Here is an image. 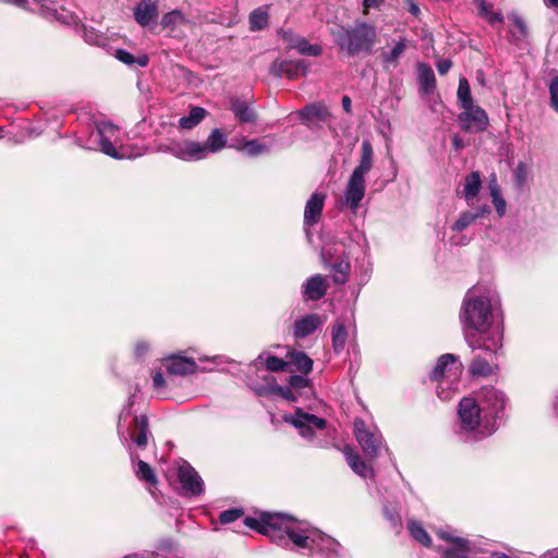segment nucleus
Returning <instances> with one entry per match:
<instances>
[{"instance_id":"5","label":"nucleus","mask_w":558,"mask_h":558,"mask_svg":"<svg viewBox=\"0 0 558 558\" xmlns=\"http://www.w3.org/2000/svg\"><path fill=\"white\" fill-rule=\"evenodd\" d=\"M374 163V150L369 141H363L359 163L350 174L344 187L343 202L351 211L356 213L366 192V175Z\"/></svg>"},{"instance_id":"48","label":"nucleus","mask_w":558,"mask_h":558,"mask_svg":"<svg viewBox=\"0 0 558 558\" xmlns=\"http://www.w3.org/2000/svg\"><path fill=\"white\" fill-rule=\"evenodd\" d=\"M265 366L270 372H279V371L284 369V367L287 366V363L278 356L268 355L265 359Z\"/></svg>"},{"instance_id":"21","label":"nucleus","mask_w":558,"mask_h":558,"mask_svg":"<svg viewBox=\"0 0 558 558\" xmlns=\"http://www.w3.org/2000/svg\"><path fill=\"white\" fill-rule=\"evenodd\" d=\"M475 351H483L484 356L476 354L473 357L469 366L470 374L478 377H487L494 374L496 366L493 364V360L498 351L494 355H488L485 349H476Z\"/></svg>"},{"instance_id":"39","label":"nucleus","mask_w":558,"mask_h":558,"mask_svg":"<svg viewBox=\"0 0 558 558\" xmlns=\"http://www.w3.org/2000/svg\"><path fill=\"white\" fill-rule=\"evenodd\" d=\"M355 275L361 287L368 282L372 275V262L368 256L364 255L361 260H356Z\"/></svg>"},{"instance_id":"52","label":"nucleus","mask_w":558,"mask_h":558,"mask_svg":"<svg viewBox=\"0 0 558 558\" xmlns=\"http://www.w3.org/2000/svg\"><path fill=\"white\" fill-rule=\"evenodd\" d=\"M492 196V202L494 204V207L498 214L499 217H502L505 216L506 214V208H507V204H506V201L505 198L502 197L501 195V192L500 193H497V194H493L490 195Z\"/></svg>"},{"instance_id":"44","label":"nucleus","mask_w":558,"mask_h":558,"mask_svg":"<svg viewBox=\"0 0 558 558\" xmlns=\"http://www.w3.org/2000/svg\"><path fill=\"white\" fill-rule=\"evenodd\" d=\"M509 19L513 22V25L515 29H511V40L514 44H518L520 40H522L526 36V26L524 21L517 14H512L509 16Z\"/></svg>"},{"instance_id":"28","label":"nucleus","mask_w":558,"mask_h":558,"mask_svg":"<svg viewBox=\"0 0 558 558\" xmlns=\"http://www.w3.org/2000/svg\"><path fill=\"white\" fill-rule=\"evenodd\" d=\"M134 430L130 434L132 441L140 448H145L148 442V420L145 415L133 418Z\"/></svg>"},{"instance_id":"11","label":"nucleus","mask_w":558,"mask_h":558,"mask_svg":"<svg viewBox=\"0 0 558 558\" xmlns=\"http://www.w3.org/2000/svg\"><path fill=\"white\" fill-rule=\"evenodd\" d=\"M284 421L293 425L300 436L316 447H323V440L317 437V432H322L327 427V421L314 414L305 412L301 408H296L293 414L284 416Z\"/></svg>"},{"instance_id":"57","label":"nucleus","mask_w":558,"mask_h":558,"mask_svg":"<svg viewBox=\"0 0 558 558\" xmlns=\"http://www.w3.org/2000/svg\"><path fill=\"white\" fill-rule=\"evenodd\" d=\"M275 385L276 384L272 383V384L256 386V387H253V390L255 391V393L257 396L263 397V396H267L269 393H274L272 386H275Z\"/></svg>"},{"instance_id":"32","label":"nucleus","mask_w":558,"mask_h":558,"mask_svg":"<svg viewBox=\"0 0 558 558\" xmlns=\"http://www.w3.org/2000/svg\"><path fill=\"white\" fill-rule=\"evenodd\" d=\"M407 38H400L389 51L381 53L383 63L386 68L397 66L398 60L407 49Z\"/></svg>"},{"instance_id":"56","label":"nucleus","mask_w":558,"mask_h":558,"mask_svg":"<svg viewBox=\"0 0 558 558\" xmlns=\"http://www.w3.org/2000/svg\"><path fill=\"white\" fill-rule=\"evenodd\" d=\"M492 26L502 25L504 24V15L501 12L493 11L486 17H484Z\"/></svg>"},{"instance_id":"62","label":"nucleus","mask_w":558,"mask_h":558,"mask_svg":"<svg viewBox=\"0 0 558 558\" xmlns=\"http://www.w3.org/2000/svg\"><path fill=\"white\" fill-rule=\"evenodd\" d=\"M386 0H363L364 14H367L369 9H376L381 5Z\"/></svg>"},{"instance_id":"37","label":"nucleus","mask_w":558,"mask_h":558,"mask_svg":"<svg viewBox=\"0 0 558 558\" xmlns=\"http://www.w3.org/2000/svg\"><path fill=\"white\" fill-rule=\"evenodd\" d=\"M236 149L244 151L250 157H256L268 151L269 147L260 140H247L242 145L236 146Z\"/></svg>"},{"instance_id":"23","label":"nucleus","mask_w":558,"mask_h":558,"mask_svg":"<svg viewBox=\"0 0 558 558\" xmlns=\"http://www.w3.org/2000/svg\"><path fill=\"white\" fill-rule=\"evenodd\" d=\"M165 366L168 373L172 375H189L196 369V363L193 359L180 354L166 359Z\"/></svg>"},{"instance_id":"27","label":"nucleus","mask_w":558,"mask_h":558,"mask_svg":"<svg viewBox=\"0 0 558 558\" xmlns=\"http://www.w3.org/2000/svg\"><path fill=\"white\" fill-rule=\"evenodd\" d=\"M481 187L482 180L478 171H473L465 177L462 195L469 205L477 197Z\"/></svg>"},{"instance_id":"43","label":"nucleus","mask_w":558,"mask_h":558,"mask_svg":"<svg viewBox=\"0 0 558 558\" xmlns=\"http://www.w3.org/2000/svg\"><path fill=\"white\" fill-rule=\"evenodd\" d=\"M295 50L302 56L318 57L322 54V47L319 45L310 44L304 37L301 36L294 47Z\"/></svg>"},{"instance_id":"40","label":"nucleus","mask_w":558,"mask_h":558,"mask_svg":"<svg viewBox=\"0 0 558 558\" xmlns=\"http://www.w3.org/2000/svg\"><path fill=\"white\" fill-rule=\"evenodd\" d=\"M457 98L462 109L474 105L473 97L471 94V87L465 77H460L459 80Z\"/></svg>"},{"instance_id":"45","label":"nucleus","mask_w":558,"mask_h":558,"mask_svg":"<svg viewBox=\"0 0 558 558\" xmlns=\"http://www.w3.org/2000/svg\"><path fill=\"white\" fill-rule=\"evenodd\" d=\"M242 515H243L242 509H238V508L228 509V510L222 511L219 514V521L222 524H229V523L236 521Z\"/></svg>"},{"instance_id":"12","label":"nucleus","mask_w":558,"mask_h":558,"mask_svg":"<svg viewBox=\"0 0 558 558\" xmlns=\"http://www.w3.org/2000/svg\"><path fill=\"white\" fill-rule=\"evenodd\" d=\"M474 398L480 403L483 414L490 417L496 430L498 421H501L505 416L508 403L507 396L494 386H484L475 392Z\"/></svg>"},{"instance_id":"49","label":"nucleus","mask_w":558,"mask_h":558,"mask_svg":"<svg viewBox=\"0 0 558 558\" xmlns=\"http://www.w3.org/2000/svg\"><path fill=\"white\" fill-rule=\"evenodd\" d=\"M550 107L558 113V76H555L549 84Z\"/></svg>"},{"instance_id":"51","label":"nucleus","mask_w":558,"mask_h":558,"mask_svg":"<svg viewBox=\"0 0 558 558\" xmlns=\"http://www.w3.org/2000/svg\"><path fill=\"white\" fill-rule=\"evenodd\" d=\"M384 515L393 527H399L401 525V515L397 509L390 510L387 506H385Z\"/></svg>"},{"instance_id":"50","label":"nucleus","mask_w":558,"mask_h":558,"mask_svg":"<svg viewBox=\"0 0 558 558\" xmlns=\"http://www.w3.org/2000/svg\"><path fill=\"white\" fill-rule=\"evenodd\" d=\"M473 3L477 10V14L483 19L494 11L493 3L486 0H474Z\"/></svg>"},{"instance_id":"53","label":"nucleus","mask_w":558,"mask_h":558,"mask_svg":"<svg viewBox=\"0 0 558 558\" xmlns=\"http://www.w3.org/2000/svg\"><path fill=\"white\" fill-rule=\"evenodd\" d=\"M133 404V397H130L128 405L121 411L118 422V429L121 433V429L126 426V420L131 416V407Z\"/></svg>"},{"instance_id":"14","label":"nucleus","mask_w":558,"mask_h":558,"mask_svg":"<svg viewBox=\"0 0 558 558\" xmlns=\"http://www.w3.org/2000/svg\"><path fill=\"white\" fill-rule=\"evenodd\" d=\"M178 478L184 496L196 497L204 493V482L189 462L182 461L180 463L178 468Z\"/></svg>"},{"instance_id":"60","label":"nucleus","mask_w":558,"mask_h":558,"mask_svg":"<svg viewBox=\"0 0 558 558\" xmlns=\"http://www.w3.org/2000/svg\"><path fill=\"white\" fill-rule=\"evenodd\" d=\"M153 385L156 390H160L165 387L166 381L163 379L162 373L160 371H156L153 375Z\"/></svg>"},{"instance_id":"19","label":"nucleus","mask_w":558,"mask_h":558,"mask_svg":"<svg viewBox=\"0 0 558 558\" xmlns=\"http://www.w3.org/2000/svg\"><path fill=\"white\" fill-rule=\"evenodd\" d=\"M324 325V318L317 313L306 314L293 323V337L295 339H303L314 333L318 328Z\"/></svg>"},{"instance_id":"4","label":"nucleus","mask_w":558,"mask_h":558,"mask_svg":"<svg viewBox=\"0 0 558 558\" xmlns=\"http://www.w3.org/2000/svg\"><path fill=\"white\" fill-rule=\"evenodd\" d=\"M374 163V150L369 141H363L359 163L350 174L344 187L343 202L351 211L356 213L366 192V175Z\"/></svg>"},{"instance_id":"54","label":"nucleus","mask_w":558,"mask_h":558,"mask_svg":"<svg viewBox=\"0 0 558 558\" xmlns=\"http://www.w3.org/2000/svg\"><path fill=\"white\" fill-rule=\"evenodd\" d=\"M272 390H274V393L281 396L282 398H284L287 400H290V401L296 400V398L290 387H282V386H279L276 384L275 386H272Z\"/></svg>"},{"instance_id":"26","label":"nucleus","mask_w":558,"mask_h":558,"mask_svg":"<svg viewBox=\"0 0 558 558\" xmlns=\"http://www.w3.org/2000/svg\"><path fill=\"white\" fill-rule=\"evenodd\" d=\"M230 109L240 123H255L257 116L250 102L233 98L230 104Z\"/></svg>"},{"instance_id":"10","label":"nucleus","mask_w":558,"mask_h":558,"mask_svg":"<svg viewBox=\"0 0 558 558\" xmlns=\"http://www.w3.org/2000/svg\"><path fill=\"white\" fill-rule=\"evenodd\" d=\"M38 7V13L47 20L58 21L64 25L74 26L82 32L84 40L90 45L101 46L106 38L94 29H87L78 17L63 7H58L54 0H33Z\"/></svg>"},{"instance_id":"15","label":"nucleus","mask_w":558,"mask_h":558,"mask_svg":"<svg viewBox=\"0 0 558 558\" xmlns=\"http://www.w3.org/2000/svg\"><path fill=\"white\" fill-rule=\"evenodd\" d=\"M458 122L462 130L471 133H480L488 125V116L480 106L473 105L462 109L458 116Z\"/></svg>"},{"instance_id":"7","label":"nucleus","mask_w":558,"mask_h":558,"mask_svg":"<svg viewBox=\"0 0 558 558\" xmlns=\"http://www.w3.org/2000/svg\"><path fill=\"white\" fill-rule=\"evenodd\" d=\"M77 144L89 150H98L114 159L124 157L118 149L122 145V132L111 122L100 121L95 124L88 138L77 137Z\"/></svg>"},{"instance_id":"9","label":"nucleus","mask_w":558,"mask_h":558,"mask_svg":"<svg viewBox=\"0 0 558 558\" xmlns=\"http://www.w3.org/2000/svg\"><path fill=\"white\" fill-rule=\"evenodd\" d=\"M462 371V364L458 362V356L451 353L442 354L436 366L430 372V380L438 381L436 393L439 399L450 400L458 391V377Z\"/></svg>"},{"instance_id":"6","label":"nucleus","mask_w":558,"mask_h":558,"mask_svg":"<svg viewBox=\"0 0 558 558\" xmlns=\"http://www.w3.org/2000/svg\"><path fill=\"white\" fill-rule=\"evenodd\" d=\"M335 43L349 56L371 53L376 39L377 31L372 24L356 22L353 26H341L332 32Z\"/></svg>"},{"instance_id":"58","label":"nucleus","mask_w":558,"mask_h":558,"mask_svg":"<svg viewBox=\"0 0 558 558\" xmlns=\"http://www.w3.org/2000/svg\"><path fill=\"white\" fill-rule=\"evenodd\" d=\"M488 190H489V194L493 195V194H497V193H500L501 190L499 187V184H498V180H497V175L496 173H492L489 175V180H488Z\"/></svg>"},{"instance_id":"41","label":"nucleus","mask_w":558,"mask_h":558,"mask_svg":"<svg viewBox=\"0 0 558 558\" xmlns=\"http://www.w3.org/2000/svg\"><path fill=\"white\" fill-rule=\"evenodd\" d=\"M135 473L140 481H144L150 485H156L158 482L153 468L143 460H138Z\"/></svg>"},{"instance_id":"17","label":"nucleus","mask_w":558,"mask_h":558,"mask_svg":"<svg viewBox=\"0 0 558 558\" xmlns=\"http://www.w3.org/2000/svg\"><path fill=\"white\" fill-rule=\"evenodd\" d=\"M308 71V64L304 60H276L270 68V72L277 76H286L290 80H295L305 76Z\"/></svg>"},{"instance_id":"33","label":"nucleus","mask_w":558,"mask_h":558,"mask_svg":"<svg viewBox=\"0 0 558 558\" xmlns=\"http://www.w3.org/2000/svg\"><path fill=\"white\" fill-rule=\"evenodd\" d=\"M114 56L120 62H122L131 68H135V66L146 68L149 62V58L147 54L142 53L140 56H133L131 52H129L128 50H124V49L116 50Z\"/></svg>"},{"instance_id":"2","label":"nucleus","mask_w":558,"mask_h":558,"mask_svg":"<svg viewBox=\"0 0 558 558\" xmlns=\"http://www.w3.org/2000/svg\"><path fill=\"white\" fill-rule=\"evenodd\" d=\"M459 316L464 339L473 352L485 349L488 355H494L501 349L502 323L494 315L490 299L481 294L477 287L465 293Z\"/></svg>"},{"instance_id":"34","label":"nucleus","mask_w":558,"mask_h":558,"mask_svg":"<svg viewBox=\"0 0 558 558\" xmlns=\"http://www.w3.org/2000/svg\"><path fill=\"white\" fill-rule=\"evenodd\" d=\"M269 14L267 7H259L253 10L248 16L250 29L262 31L268 25Z\"/></svg>"},{"instance_id":"47","label":"nucleus","mask_w":558,"mask_h":558,"mask_svg":"<svg viewBox=\"0 0 558 558\" xmlns=\"http://www.w3.org/2000/svg\"><path fill=\"white\" fill-rule=\"evenodd\" d=\"M514 182L519 187H523L527 178V167L524 162H519L513 170Z\"/></svg>"},{"instance_id":"55","label":"nucleus","mask_w":558,"mask_h":558,"mask_svg":"<svg viewBox=\"0 0 558 558\" xmlns=\"http://www.w3.org/2000/svg\"><path fill=\"white\" fill-rule=\"evenodd\" d=\"M290 388L302 389L308 386V379L302 375H292L289 379Z\"/></svg>"},{"instance_id":"8","label":"nucleus","mask_w":558,"mask_h":558,"mask_svg":"<svg viewBox=\"0 0 558 558\" xmlns=\"http://www.w3.org/2000/svg\"><path fill=\"white\" fill-rule=\"evenodd\" d=\"M227 146V135L220 129H214L204 143L185 141L170 148L171 154L184 161L206 159L210 154H217Z\"/></svg>"},{"instance_id":"64","label":"nucleus","mask_w":558,"mask_h":558,"mask_svg":"<svg viewBox=\"0 0 558 558\" xmlns=\"http://www.w3.org/2000/svg\"><path fill=\"white\" fill-rule=\"evenodd\" d=\"M342 108L347 113L351 112V99L349 96H343L341 99Z\"/></svg>"},{"instance_id":"24","label":"nucleus","mask_w":558,"mask_h":558,"mask_svg":"<svg viewBox=\"0 0 558 558\" xmlns=\"http://www.w3.org/2000/svg\"><path fill=\"white\" fill-rule=\"evenodd\" d=\"M490 213V208L487 204H484L477 207L475 210H465L462 211L456 222L452 225L451 229L454 232H462L471 225H473L478 218H483L487 214Z\"/></svg>"},{"instance_id":"38","label":"nucleus","mask_w":558,"mask_h":558,"mask_svg":"<svg viewBox=\"0 0 558 558\" xmlns=\"http://www.w3.org/2000/svg\"><path fill=\"white\" fill-rule=\"evenodd\" d=\"M408 530L410 535L421 545L425 547H429L432 545L429 535L420 522L410 520L408 523Z\"/></svg>"},{"instance_id":"20","label":"nucleus","mask_w":558,"mask_h":558,"mask_svg":"<svg viewBox=\"0 0 558 558\" xmlns=\"http://www.w3.org/2000/svg\"><path fill=\"white\" fill-rule=\"evenodd\" d=\"M328 290V282L323 275L310 277L302 286V293L305 299L318 301L325 296Z\"/></svg>"},{"instance_id":"16","label":"nucleus","mask_w":558,"mask_h":558,"mask_svg":"<svg viewBox=\"0 0 558 558\" xmlns=\"http://www.w3.org/2000/svg\"><path fill=\"white\" fill-rule=\"evenodd\" d=\"M322 258L325 267L330 270L332 281L336 284H343L348 281L351 267L347 255L335 258L329 251L324 250Z\"/></svg>"},{"instance_id":"13","label":"nucleus","mask_w":558,"mask_h":558,"mask_svg":"<svg viewBox=\"0 0 558 558\" xmlns=\"http://www.w3.org/2000/svg\"><path fill=\"white\" fill-rule=\"evenodd\" d=\"M354 435L365 457L369 460L376 459L380 449L385 447L383 435L377 427H368L362 418L354 420Z\"/></svg>"},{"instance_id":"63","label":"nucleus","mask_w":558,"mask_h":558,"mask_svg":"<svg viewBox=\"0 0 558 558\" xmlns=\"http://www.w3.org/2000/svg\"><path fill=\"white\" fill-rule=\"evenodd\" d=\"M148 349H149L148 343H146L144 341H140L135 345V355L137 357H143L147 353Z\"/></svg>"},{"instance_id":"29","label":"nucleus","mask_w":558,"mask_h":558,"mask_svg":"<svg viewBox=\"0 0 558 558\" xmlns=\"http://www.w3.org/2000/svg\"><path fill=\"white\" fill-rule=\"evenodd\" d=\"M348 337H349L348 328L345 327V325L342 322L337 320L331 326V344H332V350L336 354H341L344 351L347 342H348Z\"/></svg>"},{"instance_id":"30","label":"nucleus","mask_w":558,"mask_h":558,"mask_svg":"<svg viewBox=\"0 0 558 558\" xmlns=\"http://www.w3.org/2000/svg\"><path fill=\"white\" fill-rule=\"evenodd\" d=\"M299 117L304 123H308L313 120L326 121L328 117V110L320 104H310L298 111Z\"/></svg>"},{"instance_id":"36","label":"nucleus","mask_w":558,"mask_h":558,"mask_svg":"<svg viewBox=\"0 0 558 558\" xmlns=\"http://www.w3.org/2000/svg\"><path fill=\"white\" fill-rule=\"evenodd\" d=\"M187 20L182 11L175 9L162 15L160 24L165 29L174 31L179 25H184Z\"/></svg>"},{"instance_id":"35","label":"nucleus","mask_w":558,"mask_h":558,"mask_svg":"<svg viewBox=\"0 0 558 558\" xmlns=\"http://www.w3.org/2000/svg\"><path fill=\"white\" fill-rule=\"evenodd\" d=\"M207 111L202 107H193L187 116L180 118L179 125L184 130H192L206 117Z\"/></svg>"},{"instance_id":"18","label":"nucleus","mask_w":558,"mask_h":558,"mask_svg":"<svg viewBox=\"0 0 558 558\" xmlns=\"http://www.w3.org/2000/svg\"><path fill=\"white\" fill-rule=\"evenodd\" d=\"M158 0H140L133 8V17L141 27L155 24L159 16Z\"/></svg>"},{"instance_id":"46","label":"nucleus","mask_w":558,"mask_h":558,"mask_svg":"<svg viewBox=\"0 0 558 558\" xmlns=\"http://www.w3.org/2000/svg\"><path fill=\"white\" fill-rule=\"evenodd\" d=\"M279 36L281 39L287 44V47L289 49H294L295 45L298 44L301 36L296 35L292 29L290 28H281L279 31Z\"/></svg>"},{"instance_id":"42","label":"nucleus","mask_w":558,"mask_h":558,"mask_svg":"<svg viewBox=\"0 0 558 558\" xmlns=\"http://www.w3.org/2000/svg\"><path fill=\"white\" fill-rule=\"evenodd\" d=\"M291 362L298 371L308 374L313 369V360L303 352H295L291 355Z\"/></svg>"},{"instance_id":"22","label":"nucleus","mask_w":558,"mask_h":558,"mask_svg":"<svg viewBox=\"0 0 558 558\" xmlns=\"http://www.w3.org/2000/svg\"><path fill=\"white\" fill-rule=\"evenodd\" d=\"M326 195L323 193H313L307 199L304 209V225H316L322 216Z\"/></svg>"},{"instance_id":"3","label":"nucleus","mask_w":558,"mask_h":558,"mask_svg":"<svg viewBox=\"0 0 558 558\" xmlns=\"http://www.w3.org/2000/svg\"><path fill=\"white\" fill-rule=\"evenodd\" d=\"M495 432L489 416L483 414L474 397H464L458 405L457 436L465 442L480 441Z\"/></svg>"},{"instance_id":"1","label":"nucleus","mask_w":558,"mask_h":558,"mask_svg":"<svg viewBox=\"0 0 558 558\" xmlns=\"http://www.w3.org/2000/svg\"><path fill=\"white\" fill-rule=\"evenodd\" d=\"M244 524L266 535L272 543L303 555L348 558V551L337 539L313 527L310 523L289 515L265 512L260 518L246 517Z\"/></svg>"},{"instance_id":"59","label":"nucleus","mask_w":558,"mask_h":558,"mask_svg":"<svg viewBox=\"0 0 558 558\" xmlns=\"http://www.w3.org/2000/svg\"><path fill=\"white\" fill-rule=\"evenodd\" d=\"M437 71L440 75H445L452 66V62L448 59L439 60L436 64Z\"/></svg>"},{"instance_id":"31","label":"nucleus","mask_w":558,"mask_h":558,"mask_svg":"<svg viewBox=\"0 0 558 558\" xmlns=\"http://www.w3.org/2000/svg\"><path fill=\"white\" fill-rule=\"evenodd\" d=\"M421 90L424 95L432 94L436 88V78L433 69L425 64L417 65Z\"/></svg>"},{"instance_id":"61","label":"nucleus","mask_w":558,"mask_h":558,"mask_svg":"<svg viewBox=\"0 0 558 558\" xmlns=\"http://www.w3.org/2000/svg\"><path fill=\"white\" fill-rule=\"evenodd\" d=\"M403 2L408 4V10L413 16L417 17L421 14V9L415 0H403Z\"/></svg>"},{"instance_id":"25","label":"nucleus","mask_w":558,"mask_h":558,"mask_svg":"<svg viewBox=\"0 0 558 558\" xmlns=\"http://www.w3.org/2000/svg\"><path fill=\"white\" fill-rule=\"evenodd\" d=\"M343 453L345 456L348 464L350 465L354 473L364 478L373 476V468L368 463L363 461L360 454L356 451H354L351 447L345 446Z\"/></svg>"}]
</instances>
